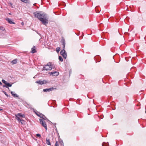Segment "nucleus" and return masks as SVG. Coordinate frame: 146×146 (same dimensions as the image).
<instances>
[{"label":"nucleus","mask_w":146,"mask_h":146,"mask_svg":"<svg viewBox=\"0 0 146 146\" xmlns=\"http://www.w3.org/2000/svg\"><path fill=\"white\" fill-rule=\"evenodd\" d=\"M59 142L60 144V145L61 146H64L63 142L62 140L59 139Z\"/></svg>","instance_id":"obj_13"},{"label":"nucleus","mask_w":146,"mask_h":146,"mask_svg":"<svg viewBox=\"0 0 146 146\" xmlns=\"http://www.w3.org/2000/svg\"><path fill=\"white\" fill-rule=\"evenodd\" d=\"M14 92L12 91L11 92V94L14 97H18V96L17 94H14Z\"/></svg>","instance_id":"obj_17"},{"label":"nucleus","mask_w":146,"mask_h":146,"mask_svg":"<svg viewBox=\"0 0 146 146\" xmlns=\"http://www.w3.org/2000/svg\"><path fill=\"white\" fill-rule=\"evenodd\" d=\"M40 122L42 125L44 127L46 130H47V127L45 122L42 119H39Z\"/></svg>","instance_id":"obj_3"},{"label":"nucleus","mask_w":146,"mask_h":146,"mask_svg":"<svg viewBox=\"0 0 146 146\" xmlns=\"http://www.w3.org/2000/svg\"><path fill=\"white\" fill-rule=\"evenodd\" d=\"M33 15L35 17L37 18L39 20L41 21L42 23L45 25L48 23V18L47 14L42 11H36L33 13Z\"/></svg>","instance_id":"obj_1"},{"label":"nucleus","mask_w":146,"mask_h":146,"mask_svg":"<svg viewBox=\"0 0 146 146\" xmlns=\"http://www.w3.org/2000/svg\"><path fill=\"white\" fill-rule=\"evenodd\" d=\"M2 82H3V83H4V84H5L7 82L5 80H2Z\"/></svg>","instance_id":"obj_25"},{"label":"nucleus","mask_w":146,"mask_h":146,"mask_svg":"<svg viewBox=\"0 0 146 146\" xmlns=\"http://www.w3.org/2000/svg\"><path fill=\"white\" fill-rule=\"evenodd\" d=\"M61 42L62 43V44L63 45V48H64L65 45V41L64 38H62L61 40Z\"/></svg>","instance_id":"obj_10"},{"label":"nucleus","mask_w":146,"mask_h":146,"mask_svg":"<svg viewBox=\"0 0 146 146\" xmlns=\"http://www.w3.org/2000/svg\"><path fill=\"white\" fill-rule=\"evenodd\" d=\"M53 76H57L59 74V72L57 71H55L54 72H51L50 73Z\"/></svg>","instance_id":"obj_8"},{"label":"nucleus","mask_w":146,"mask_h":146,"mask_svg":"<svg viewBox=\"0 0 146 146\" xmlns=\"http://www.w3.org/2000/svg\"><path fill=\"white\" fill-rule=\"evenodd\" d=\"M6 21L10 24H15V23L13 22L12 20L9 18H8L6 19Z\"/></svg>","instance_id":"obj_11"},{"label":"nucleus","mask_w":146,"mask_h":146,"mask_svg":"<svg viewBox=\"0 0 146 146\" xmlns=\"http://www.w3.org/2000/svg\"><path fill=\"white\" fill-rule=\"evenodd\" d=\"M18 121L19 122H21V123L22 124H25V121L22 119H20L19 120H18Z\"/></svg>","instance_id":"obj_12"},{"label":"nucleus","mask_w":146,"mask_h":146,"mask_svg":"<svg viewBox=\"0 0 146 146\" xmlns=\"http://www.w3.org/2000/svg\"><path fill=\"white\" fill-rule=\"evenodd\" d=\"M10 5H9L11 6L12 7H13V6H12L13 5H12V4L11 3H10Z\"/></svg>","instance_id":"obj_29"},{"label":"nucleus","mask_w":146,"mask_h":146,"mask_svg":"<svg viewBox=\"0 0 146 146\" xmlns=\"http://www.w3.org/2000/svg\"><path fill=\"white\" fill-rule=\"evenodd\" d=\"M17 59L14 60L12 61V62L13 64H16L17 63Z\"/></svg>","instance_id":"obj_20"},{"label":"nucleus","mask_w":146,"mask_h":146,"mask_svg":"<svg viewBox=\"0 0 146 146\" xmlns=\"http://www.w3.org/2000/svg\"><path fill=\"white\" fill-rule=\"evenodd\" d=\"M32 50V53H35L36 52V50L35 49V46H34L33 47L31 48Z\"/></svg>","instance_id":"obj_14"},{"label":"nucleus","mask_w":146,"mask_h":146,"mask_svg":"<svg viewBox=\"0 0 146 146\" xmlns=\"http://www.w3.org/2000/svg\"><path fill=\"white\" fill-rule=\"evenodd\" d=\"M64 48H63L60 52V54L62 55L64 58L66 59L67 57L66 53L64 50Z\"/></svg>","instance_id":"obj_5"},{"label":"nucleus","mask_w":146,"mask_h":146,"mask_svg":"<svg viewBox=\"0 0 146 146\" xmlns=\"http://www.w3.org/2000/svg\"><path fill=\"white\" fill-rule=\"evenodd\" d=\"M52 69L51 62H48L46 65L43 67L42 70H48Z\"/></svg>","instance_id":"obj_2"},{"label":"nucleus","mask_w":146,"mask_h":146,"mask_svg":"<svg viewBox=\"0 0 146 146\" xmlns=\"http://www.w3.org/2000/svg\"><path fill=\"white\" fill-rule=\"evenodd\" d=\"M58 59L61 62H62L63 61V59L62 57L60 56H59Z\"/></svg>","instance_id":"obj_19"},{"label":"nucleus","mask_w":146,"mask_h":146,"mask_svg":"<svg viewBox=\"0 0 146 146\" xmlns=\"http://www.w3.org/2000/svg\"><path fill=\"white\" fill-rule=\"evenodd\" d=\"M36 136L39 137H41L40 135L39 134H37L36 135Z\"/></svg>","instance_id":"obj_27"},{"label":"nucleus","mask_w":146,"mask_h":146,"mask_svg":"<svg viewBox=\"0 0 146 146\" xmlns=\"http://www.w3.org/2000/svg\"><path fill=\"white\" fill-rule=\"evenodd\" d=\"M39 117H40L42 118V119H43V120H47L48 119L42 113L40 114V115H39Z\"/></svg>","instance_id":"obj_9"},{"label":"nucleus","mask_w":146,"mask_h":146,"mask_svg":"<svg viewBox=\"0 0 146 146\" xmlns=\"http://www.w3.org/2000/svg\"><path fill=\"white\" fill-rule=\"evenodd\" d=\"M2 83L0 81V85H2Z\"/></svg>","instance_id":"obj_31"},{"label":"nucleus","mask_w":146,"mask_h":146,"mask_svg":"<svg viewBox=\"0 0 146 146\" xmlns=\"http://www.w3.org/2000/svg\"><path fill=\"white\" fill-rule=\"evenodd\" d=\"M6 85V86L7 87V88H8V89H9V88H8V87H11L12 86V84H10L9 83L7 82L5 84Z\"/></svg>","instance_id":"obj_16"},{"label":"nucleus","mask_w":146,"mask_h":146,"mask_svg":"<svg viewBox=\"0 0 146 146\" xmlns=\"http://www.w3.org/2000/svg\"><path fill=\"white\" fill-rule=\"evenodd\" d=\"M0 29L2 31H4L5 30V28L3 27H0Z\"/></svg>","instance_id":"obj_23"},{"label":"nucleus","mask_w":146,"mask_h":146,"mask_svg":"<svg viewBox=\"0 0 146 146\" xmlns=\"http://www.w3.org/2000/svg\"><path fill=\"white\" fill-rule=\"evenodd\" d=\"M22 2L26 3H29L30 2L29 0H20Z\"/></svg>","instance_id":"obj_18"},{"label":"nucleus","mask_w":146,"mask_h":146,"mask_svg":"<svg viewBox=\"0 0 146 146\" xmlns=\"http://www.w3.org/2000/svg\"><path fill=\"white\" fill-rule=\"evenodd\" d=\"M55 88H53V87L51 88H46L43 89V91L44 92H50L51 91L53 90Z\"/></svg>","instance_id":"obj_7"},{"label":"nucleus","mask_w":146,"mask_h":146,"mask_svg":"<svg viewBox=\"0 0 146 146\" xmlns=\"http://www.w3.org/2000/svg\"><path fill=\"white\" fill-rule=\"evenodd\" d=\"M35 82L39 84L42 85L46 83V82L45 80H44L43 81H41L40 80L36 81Z\"/></svg>","instance_id":"obj_6"},{"label":"nucleus","mask_w":146,"mask_h":146,"mask_svg":"<svg viewBox=\"0 0 146 146\" xmlns=\"http://www.w3.org/2000/svg\"><path fill=\"white\" fill-rule=\"evenodd\" d=\"M3 87H5L6 88H7V87L6 86V85H5H5H3Z\"/></svg>","instance_id":"obj_30"},{"label":"nucleus","mask_w":146,"mask_h":146,"mask_svg":"<svg viewBox=\"0 0 146 146\" xmlns=\"http://www.w3.org/2000/svg\"><path fill=\"white\" fill-rule=\"evenodd\" d=\"M15 116L16 119L17 120H20V119H21L19 117H25V115L22 114L21 113H18L17 114H15Z\"/></svg>","instance_id":"obj_4"},{"label":"nucleus","mask_w":146,"mask_h":146,"mask_svg":"<svg viewBox=\"0 0 146 146\" xmlns=\"http://www.w3.org/2000/svg\"><path fill=\"white\" fill-rule=\"evenodd\" d=\"M60 47H57L56 48V52L58 53L59 52V51H60Z\"/></svg>","instance_id":"obj_22"},{"label":"nucleus","mask_w":146,"mask_h":146,"mask_svg":"<svg viewBox=\"0 0 146 146\" xmlns=\"http://www.w3.org/2000/svg\"><path fill=\"white\" fill-rule=\"evenodd\" d=\"M2 92L4 93L5 95H6L8 97V96L7 94L4 91H2Z\"/></svg>","instance_id":"obj_24"},{"label":"nucleus","mask_w":146,"mask_h":146,"mask_svg":"<svg viewBox=\"0 0 146 146\" xmlns=\"http://www.w3.org/2000/svg\"><path fill=\"white\" fill-rule=\"evenodd\" d=\"M55 146H59L58 143V141H56V143L55 144Z\"/></svg>","instance_id":"obj_26"},{"label":"nucleus","mask_w":146,"mask_h":146,"mask_svg":"<svg viewBox=\"0 0 146 146\" xmlns=\"http://www.w3.org/2000/svg\"><path fill=\"white\" fill-rule=\"evenodd\" d=\"M105 144L106 145V144H107V143H106L105 142H103L102 143V146H104Z\"/></svg>","instance_id":"obj_28"},{"label":"nucleus","mask_w":146,"mask_h":146,"mask_svg":"<svg viewBox=\"0 0 146 146\" xmlns=\"http://www.w3.org/2000/svg\"><path fill=\"white\" fill-rule=\"evenodd\" d=\"M35 113L39 117V115H40V114H41V113L40 112L37 111V112H35Z\"/></svg>","instance_id":"obj_21"},{"label":"nucleus","mask_w":146,"mask_h":146,"mask_svg":"<svg viewBox=\"0 0 146 146\" xmlns=\"http://www.w3.org/2000/svg\"><path fill=\"white\" fill-rule=\"evenodd\" d=\"M46 143L47 145H51L50 143V139L48 138H46Z\"/></svg>","instance_id":"obj_15"}]
</instances>
